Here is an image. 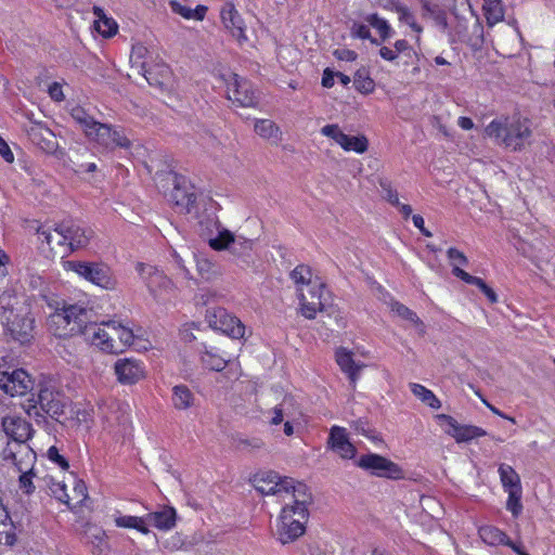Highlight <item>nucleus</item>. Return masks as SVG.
Here are the masks:
<instances>
[{
	"label": "nucleus",
	"mask_w": 555,
	"mask_h": 555,
	"mask_svg": "<svg viewBox=\"0 0 555 555\" xmlns=\"http://www.w3.org/2000/svg\"><path fill=\"white\" fill-rule=\"evenodd\" d=\"M485 135L498 146L521 152L533 142V122L520 113L503 114L485 127Z\"/></svg>",
	"instance_id": "obj_1"
},
{
	"label": "nucleus",
	"mask_w": 555,
	"mask_h": 555,
	"mask_svg": "<svg viewBox=\"0 0 555 555\" xmlns=\"http://www.w3.org/2000/svg\"><path fill=\"white\" fill-rule=\"evenodd\" d=\"M311 502V494L305 483H299L295 492H292V499L285 501L276 525L278 539L282 544L294 542L305 533Z\"/></svg>",
	"instance_id": "obj_2"
},
{
	"label": "nucleus",
	"mask_w": 555,
	"mask_h": 555,
	"mask_svg": "<svg viewBox=\"0 0 555 555\" xmlns=\"http://www.w3.org/2000/svg\"><path fill=\"white\" fill-rule=\"evenodd\" d=\"M93 310L87 301L66 304L56 310L50 318L51 325L55 326L54 334L60 337L82 334L92 322Z\"/></svg>",
	"instance_id": "obj_3"
},
{
	"label": "nucleus",
	"mask_w": 555,
	"mask_h": 555,
	"mask_svg": "<svg viewBox=\"0 0 555 555\" xmlns=\"http://www.w3.org/2000/svg\"><path fill=\"white\" fill-rule=\"evenodd\" d=\"M217 236L208 240L209 246L217 251L230 250V253L245 264H249L255 241L242 235H234L230 230L223 228L218 220H215Z\"/></svg>",
	"instance_id": "obj_4"
},
{
	"label": "nucleus",
	"mask_w": 555,
	"mask_h": 555,
	"mask_svg": "<svg viewBox=\"0 0 555 555\" xmlns=\"http://www.w3.org/2000/svg\"><path fill=\"white\" fill-rule=\"evenodd\" d=\"M66 269L78 276L106 291L117 287V279L113 269L102 261H67Z\"/></svg>",
	"instance_id": "obj_5"
},
{
	"label": "nucleus",
	"mask_w": 555,
	"mask_h": 555,
	"mask_svg": "<svg viewBox=\"0 0 555 555\" xmlns=\"http://www.w3.org/2000/svg\"><path fill=\"white\" fill-rule=\"evenodd\" d=\"M2 429L8 437L14 441V447L9 444L16 453V456H25L29 462L36 459L35 452L25 442L33 436V426L21 416H5L1 422Z\"/></svg>",
	"instance_id": "obj_6"
},
{
	"label": "nucleus",
	"mask_w": 555,
	"mask_h": 555,
	"mask_svg": "<svg viewBox=\"0 0 555 555\" xmlns=\"http://www.w3.org/2000/svg\"><path fill=\"white\" fill-rule=\"evenodd\" d=\"M299 483L274 472L262 473L254 478V486L258 492L264 495H280L284 501L292 499V492H295Z\"/></svg>",
	"instance_id": "obj_7"
},
{
	"label": "nucleus",
	"mask_w": 555,
	"mask_h": 555,
	"mask_svg": "<svg viewBox=\"0 0 555 555\" xmlns=\"http://www.w3.org/2000/svg\"><path fill=\"white\" fill-rule=\"evenodd\" d=\"M135 269L157 301H165L173 294V283L163 271L142 262Z\"/></svg>",
	"instance_id": "obj_8"
},
{
	"label": "nucleus",
	"mask_w": 555,
	"mask_h": 555,
	"mask_svg": "<svg viewBox=\"0 0 555 555\" xmlns=\"http://www.w3.org/2000/svg\"><path fill=\"white\" fill-rule=\"evenodd\" d=\"M227 87V98L241 107H255L258 98L253 85L237 74L228 73L222 76Z\"/></svg>",
	"instance_id": "obj_9"
},
{
	"label": "nucleus",
	"mask_w": 555,
	"mask_h": 555,
	"mask_svg": "<svg viewBox=\"0 0 555 555\" xmlns=\"http://www.w3.org/2000/svg\"><path fill=\"white\" fill-rule=\"evenodd\" d=\"M307 287L309 297L304 293L302 288H297V291L301 314L311 320L315 318L317 312L322 311L325 308L326 287L319 278H315Z\"/></svg>",
	"instance_id": "obj_10"
},
{
	"label": "nucleus",
	"mask_w": 555,
	"mask_h": 555,
	"mask_svg": "<svg viewBox=\"0 0 555 555\" xmlns=\"http://www.w3.org/2000/svg\"><path fill=\"white\" fill-rule=\"evenodd\" d=\"M206 321L212 330L220 331L232 338H242L244 336V324L224 308L208 309L206 311Z\"/></svg>",
	"instance_id": "obj_11"
},
{
	"label": "nucleus",
	"mask_w": 555,
	"mask_h": 555,
	"mask_svg": "<svg viewBox=\"0 0 555 555\" xmlns=\"http://www.w3.org/2000/svg\"><path fill=\"white\" fill-rule=\"evenodd\" d=\"M356 464L370 474L382 478L400 479L403 475L398 464L376 453L361 455Z\"/></svg>",
	"instance_id": "obj_12"
},
{
	"label": "nucleus",
	"mask_w": 555,
	"mask_h": 555,
	"mask_svg": "<svg viewBox=\"0 0 555 555\" xmlns=\"http://www.w3.org/2000/svg\"><path fill=\"white\" fill-rule=\"evenodd\" d=\"M55 235L60 246L67 245L70 250L86 247L92 231L73 221H65L55 227Z\"/></svg>",
	"instance_id": "obj_13"
},
{
	"label": "nucleus",
	"mask_w": 555,
	"mask_h": 555,
	"mask_svg": "<svg viewBox=\"0 0 555 555\" xmlns=\"http://www.w3.org/2000/svg\"><path fill=\"white\" fill-rule=\"evenodd\" d=\"M89 139L108 150L117 147L128 150L131 147V141L125 130L108 124L100 122Z\"/></svg>",
	"instance_id": "obj_14"
},
{
	"label": "nucleus",
	"mask_w": 555,
	"mask_h": 555,
	"mask_svg": "<svg viewBox=\"0 0 555 555\" xmlns=\"http://www.w3.org/2000/svg\"><path fill=\"white\" fill-rule=\"evenodd\" d=\"M38 403L43 412L62 424L66 422L65 413L69 400L60 391L43 387L38 393Z\"/></svg>",
	"instance_id": "obj_15"
},
{
	"label": "nucleus",
	"mask_w": 555,
	"mask_h": 555,
	"mask_svg": "<svg viewBox=\"0 0 555 555\" xmlns=\"http://www.w3.org/2000/svg\"><path fill=\"white\" fill-rule=\"evenodd\" d=\"M0 389L11 397L24 396L33 389V379L23 369L0 372Z\"/></svg>",
	"instance_id": "obj_16"
},
{
	"label": "nucleus",
	"mask_w": 555,
	"mask_h": 555,
	"mask_svg": "<svg viewBox=\"0 0 555 555\" xmlns=\"http://www.w3.org/2000/svg\"><path fill=\"white\" fill-rule=\"evenodd\" d=\"M82 335L87 341L102 351L108 353L120 352V348L117 347V341L113 337V332L105 326V323L96 324L91 322L82 332Z\"/></svg>",
	"instance_id": "obj_17"
},
{
	"label": "nucleus",
	"mask_w": 555,
	"mask_h": 555,
	"mask_svg": "<svg viewBox=\"0 0 555 555\" xmlns=\"http://www.w3.org/2000/svg\"><path fill=\"white\" fill-rule=\"evenodd\" d=\"M117 380L122 385H133L145 375L143 362L134 358L118 359L114 364Z\"/></svg>",
	"instance_id": "obj_18"
},
{
	"label": "nucleus",
	"mask_w": 555,
	"mask_h": 555,
	"mask_svg": "<svg viewBox=\"0 0 555 555\" xmlns=\"http://www.w3.org/2000/svg\"><path fill=\"white\" fill-rule=\"evenodd\" d=\"M220 15L223 26L240 44L247 41L245 22L233 2H225L220 11Z\"/></svg>",
	"instance_id": "obj_19"
},
{
	"label": "nucleus",
	"mask_w": 555,
	"mask_h": 555,
	"mask_svg": "<svg viewBox=\"0 0 555 555\" xmlns=\"http://www.w3.org/2000/svg\"><path fill=\"white\" fill-rule=\"evenodd\" d=\"M3 454L4 459L11 460L17 470L22 473L20 476V488L27 494L33 493L35 491V486L33 483L34 473L31 467L34 462H29L25 456H21V459H18L15 451L10 446H7L3 450Z\"/></svg>",
	"instance_id": "obj_20"
},
{
	"label": "nucleus",
	"mask_w": 555,
	"mask_h": 555,
	"mask_svg": "<svg viewBox=\"0 0 555 555\" xmlns=\"http://www.w3.org/2000/svg\"><path fill=\"white\" fill-rule=\"evenodd\" d=\"M7 328L14 340L26 344L33 337L34 320L28 315L11 313L7 318Z\"/></svg>",
	"instance_id": "obj_21"
},
{
	"label": "nucleus",
	"mask_w": 555,
	"mask_h": 555,
	"mask_svg": "<svg viewBox=\"0 0 555 555\" xmlns=\"http://www.w3.org/2000/svg\"><path fill=\"white\" fill-rule=\"evenodd\" d=\"M328 447L339 454L341 459H353L357 453L356 447L349 441L347 437L346 428L334 425L331 428L328 440Z\"/></svg>",
	"instance_id": "obj_22"
},
{
	"label": "nucleus",
	"mask_w": 555,
	"mask_h": 555,
	"mask_svg": "<svg viewBox=\"0 0 555 555\" xmlns=\"http://www.w3.org/2000/svg\"><path fill=\"white\" fill-rule=\"evenodd\" d=\"M176 509L165 506L159 511L149 513L144 516L145 526H153L158 530L168 531L176 526Z\"/></svg>",
	"instance_id": "obj_23"
},
{
	"label": "nucleus",
	"mask_w": 555,
	"mask_h": 555,
	"mask_svg": "<svg viewBox=\"0 0 555 555\" xmlns=\"http://www.w3.org/2000/svg\"><path fill=\"white\" fill-rule=\"evenodd\" d=\"M336 362L340 370L347 374L350 383L354 387L357 380L360 377V372L363 369V364L357 363L353 360L352 352L346 348H339L336 351Z\"/></svg>",
	"instance_id": "obj_24"
},
{
	"label": "nucleus",
	"mask_w": 555,
	"mask_h": 555,
	"mask_svg": "<svg viewBox=\"0 0 555 555\" xmlns=\"http://www.w3.org/2000/svg\"><path fill=\"white\" fill-rule=\"evenodd\" d=\"M94 21L92 28L100 34L103 38H111L118 31V24L116 21L108 16L100 7H93Z\"/></svg>",
	"instance_id": "obj_25"
},
{
	"label": "nucleus",
	"mask_w": 555,
	"mask_h": 555,
	"mask_svg": "<svg viewBox=\"0 0 555 555\" xmlns=\"http://www.w3.org/2000/svg\"><path fill=\"white\" fill-rule=\"evenodd\" d=\"M29 139L40 149L52 151L55 147L54 134L40 122L33 124L27 130Z\"/></svg>",
	"instance_id": "obj_26"
},
{
	"label": "nucleus",
	"mask_w": 555,
	"mask_h": 555,
	"mask_svg": "<svg viewBox=\"0 0 555 555\" xmlns=\"http://www.w3.org/2000/svg\"><path fill=\"white\" fill-rule=\"evenodd\" d=\"M65 417L67 418L66 422H62V425L67 427H75L79 426L81 424H89L92 420V411L87 408L82 406L81 404H74L69 401V404L67 406Z\"/></svg>",
	"instance_id": "obj_27"
},
{
	"label": "nucleus",
	"mask_w": 555,
	"mask_h": 555,
	"mask_svg": "<svg viewBox=\"0 0 555 555\" xmlns=\"http://www.w3.org/2000/svg\"><path fill=\"white\" fill-rule=\"evenodd\" d=\"M196 269L198 274L205 281H212L220 276V268L218 263L208 258L205 254H194Z\"/></svg>",
	"instance_id": "obj_28"
},
{
	"label": "nucleus",
	"mask_w": 555,
	"mask_h": 555,
	"mask_svg": "<svg viewBox=\"0 0 555 555\" xmlns=\"http://www.w3.org/2000/svg\"><path fill=\"white\" fill-rule=\"evenodd\" d=\"M171 402L176 410L184 411L194 405L195 396L186 385L172 387Z\"/></svg>",
	"instance_id": "obj_29"
},
{
	"label": "nucleus",
	"mask_w": 555,
	"mask_h": 555,
	"mask_svg": "<svg viewBox=\"0 0 555 555\" xmlns=\"http://www.w3.org/2000/svg\"><path fill=\"white\" fill-rule=\"evenodd\" d=\"M498 472L505 492L522 490L520 477L511 465L501 464Z\"/></svg>",
	"instance_id": "obj_30"
},
{
	"label": "nucleus",
	"mask_w": 555,
	"mask_h": 555,
	"mask_svg": "<svg viewBox=\"0 0 555 555\" xmlns=\"http://www.w3.org/2000/svg\"><path fill=\"white\" fill-rule=\"evenodd\" d=\"M149 54V49L142 43L134 44L130 54L131 66L135 67L147 80V74L150 73L147 62Z\"/></svg>",
	"instance_id": "obj_31"
},
{
	"label": "nucleus",
	"mask_w": 555,
	"mask_h": 555,
	"mask_svg": "<svg viewBox=\"0 0 555 555\" xmlns=\"http://www.w3.org/2000/svg\"><path fill=\"white\" fill-rule=\"evenodd\" d=\"M105 326L113 332L114 338H118L119 343H117V347L120 348V352L132 345L134 335L129 327L124 326L117 321L105 322Z\"/></svg>",
	"instance_id": "obj_32"
},
{
	"label": "nucleus",
	"mask_w": 555,
	"mask_h": 555,
	"mask_svg": "<svg viewBox=\"0 0 555 555\" xmlns=\"http://www.w3.org/2000/svg\"><path fill=\"white\" fill-rule=\"evenodd\" d=\"M480 539L488 545L498 546L509 542L508 535L494 526H482L478 530Z\"/></svg>",
	"instance_id": "obj_33"
},
{
	"label": "nucleus",
	"mask_w": 555,
	"mask_h": 555,
	"mask_svg": "<svg viewBox=\"0 0 555 555\" xmlns=\"http://www.w3.org/2000/svg\"><path fill=\"white\" fill-rule=\"evenodd\" d=\"M391 311L395 312L401 319L409 321L412 323L421 335H424L426 332V327L423 321L417 317V314L412 311L410 308L404 306L399 301H393L390 304Z\"/></svg>",
	"instance_id": "obj_34"
},
{
	"label": "nucleus",
	"mask_w": 555,
	"mask_h": 555,
	"mask_svg": "<svg viewBox=\"0 0 555 555\" xmlns=\"http://www.w3.org/2000/svg\"><path fill=\"white\" fill-rule=\"evenodd\" d=\"M70 116L73 119L80 125L85 134L90 138L94 132L95 128L99 126V121H96L92 116H90L81 106H75L70 111Z\"/></svg>",
	"instance_id": "obj_35"
},
{
	"label": "nucleus",
	"mask_w": 555,
	"mask_h": 555,
	"mask_svg": "<svg viewBox=\"0 0 555 555\" xmlns=\"http://www.w3.org/2000/svg\"><path fill=\"white\" fill-rule=\"evenodd\" d=\"M201 360L205 367L216 372L222 371L228 364V360H225L214 347H210L209 349L205 348L202 352Z\"/></svg>",
	"instance_id": "obj_36"
},
{
	"label": "nucleus",
	"mask_w": 555,
	"mask_h": 555,
	"mask_svg": "<svg viewBox=\"0 0 555 555\" xmlns=\"http://www.w3.org/2000/svg\"><path fill=\"white\" fill-rule=\"evenodd\" d=\"M170 5L175 13L180 14L185 20L194 21H203L208 10L207 7L203 4H198L195 9L182 2H170Z\"/></svg>",
	"instance_id": "obj_37"
},
{
	"label": "nucleus",
	"mask_w": 555,
	"mask_h": 555,
	"mask_svg": "<svg viewBox=\"0 0 555 555\" xmlns=\"http://www.w3.org/2000/svg\"><path fill=\"white\" fill-rule=\"evenodd\" d=\"M410 389L416 398H418L424 404L428 405L429 408L435 410L441 408L440 400L430 389L426 388L425 386L412 383L410 384Z\"/></svg>",
	"instance_id": "obj_38"
},
{
	"label": "nucleus",
	"mask_w": 555,
	"mask_h": 555,
	"mask_svg": "<svg viewBox=\"0 0 555 555\" xmlns=\"http://www.w3.org/2000/svg\"><path fill=\"white\" fill-rule=\"evenodd\" d=\"M457 278L467 284L477 286L485 294V296L491 304L498 301V296L495 292L490 286H488L482 279L470 275L466 271H459Z\"/></svg>",
	"instance_id": "obj_39"
},
{
	"label": "nucleus",
	"mask_w": 555,
	"mask_h": 555,
	"mask_svg": "<svg viewBox=\"0 0 555 555\" xmlns=\"http://www.w3.org/2000/svg\"><path fill=\"white\" fill-rule=\"evenodd\" d=\"M255 131L267 140H274L276 142L281 138L280 128L270 119H258L255 122Z\"/></svg>",
	"instance_id": "obj_40"
},
{
	"label": "nucleus",
	"mask_w": 555,
	"mask_h": 555,
	"mask_svg": "<svg viewBox=\"0 0 555 555\" xmlns=\"http://www.w3.org/2000/svg\"><path fill=\"white\" fill-rule=\"evenodd\" d=\"M364 20L370 26L377 30L382 41H385L392 37L393 30L391 26L385 18L380 17L378 14H369L364 17Z\"/></svg>",
	"instance_id": "obj_41"
},
{
	"label": "nucleus",
	"mask_w": 555,
	"mask_h": 555,
	"mask_svg": "<svg viewBox=\"0 0 555 555\" xmlns=\"http://www.w3.org/2000/svg\"><path fill=\"white\" fill-rule=\"evenodd\" d=\"M115 525L119 528L135 529L141 533H149V529L145 526V519L143 517L130 516V515H118L114 519Z\"/></svg>",
	"instance_id": "obj_42"
},
{
	"label": "nucleus",
	"mask_w": 555,
	"mask_h": 555,
	"mask_svg": "<svg viewBox=\"0 0 555 555\" xmlns=\"http://www.w3.org/2000/svg\"><path fill=\"white\" fill-rule=\"evenodd\" d=\"M487 433L485 429L474 425H461L459 424L453 438L456 442H467L475 438L483 437Z\"/></svg>",
	"instance_id": "obj_43"
},
{
	"label": "nucleus",
	"mask_w": 555,
	"mask_h": 555,
	"mask_svg": "<svg viewBox=\"0 0 555 555\" xmlns=\"http://www.w3.org/2000/svg\"><path fill=\"white\" fill-rule=\"evenodd\" d=\"M99 411L101 413V417L107 426H113L116 422H119V412L120 404L111 400L109 402H105L99 405Z\"/></svg>",
	"instance_id": "obj_44"
},
{
	"label": "nucleus",
	"mask_w": 555,
	"mask_h": 555,
	"mask_svg": "<svg viewBox=\"0 0 555 555\" xmlns=\"http://www.w3.org/2000/svg\"><path fill=\"white\" fill-rule=\"evenodd\" d=\"M354 88L364 94L372 93L375 88L374 80L370 77L365 68L358 69L353 78Z\"/></svg>",
	"instance_id": "obj_45"
},
{
	"label": "nucleus",
	"mask_w": 555,
	"mask_h": 555,
	"mask_svg": "<svg viewBox=\"0 0 555 555\" xmlns=\"http://www.w3.org/2000/svg\"><path fill=\"white\" fill-rule=\"evenodd\" d=\"M482 10L489 26L495 25L504 17L502 2H483Z\"/></svg>",
	"instance_id": "obj_46"
},
{
	"label": "nucleus",
	"mask_w": 555,
	"mask_h": 555,
	"mask_svg": "<svg viewBox=\"0 0 555 555\" xmlns=\"http://www.w3.org/2000/svg\"><path fill=\"white\" fill-rule=\"evenodd\" d=\"M291 279L294 283L301 288L300 286H309L314 279H312L311 268L306 264H298L292 272Z\"/></svg>",
	"instance_id": "obj_47"
},
{
	"label": "nucleus",
	"mask_w": 555,
	"mask_h": 555,
	"mask_svg": "<svg viewBox=\"0 0 555 555\" xmlns=\"http://www.w3.org/2000/svg\"><path fill=\"white\" fill-rule=\"evenodd\" d=\"M424 10L429 17H431L435 23L441 28H447L448 26V14L446 11L441 10L438 5V2H425Z\"/></svg>",
	"instance_id": "obj_48"
},
{
	"label": "nucleus",
	"mask_w": 555,
	"mask_h": 555,
	"mask_svg": "<svg viewBox=\"0 0 555 555\" xmlns=\"http://www.w3.org/2000/svg\"><path fill=\"white\" fill-rule=\"evenodd\" d=\"M369 147L367 139L364 135H348L344 143L343 150L346 152H356L363 154Z\"/></svg>",
	"instance_id": "obj_49"
},
{
	"label": "nucleus",
	"mask_w": 555,
	"mask_h": 555,
	"mask_svg": "<svg viewBox=\"0 0 555 555\" xmlns=\"http://www.w3.org/2000/svg\"><path fill=\"white\" fill-rule=\"evenodd\" d=\"M447 255L450 264L452 266V273L457 278L459 271H464L461 267L466 266L468 263V259L461 250L454 247L449 248Z\"/></svg>",
	"instance_id": "obj_50"
},
{
	"label": "nucleus",
	"mask_w": 555,
	"mask_h": 555,
	"mask_svg": "<svg viewBox=\"0 0 555 555\" xmlns=\"http://www.w3.org/2000/svg\"><path fill=\"white\" fill-rule=\"evenodd\" d=\"M321 134L332 139L336 144H338L341 149L347 139V134L343 132L336 124L325 125L320 130Z\"/></svg>",
	"instance_id": "obj_51"
},
{
	"label": "nucleus",
	"mask_w": 555,
	"mask_h": 555,
	"mask_svg": "<svg viewBox=\"0 0 555 555\" xmlns=\"http://www.w3.org/2000/svg\"><path fill=\"white\" fill-rule=\"evenodd\" d=\"M321 134L332 139L336 144H338L341 149L347 139V134L343 132L336 124L325 125L320 130Z\"/></svg>",
	"instance_id": "obj_52"
},
{
	"label": "nucleus",
	"mask_w": 555,
	"mask_h": 555,
	"mask_svg": "<svg viewBox=\"0 0 555 555\" xmlns=\"http://www.w3.org/2000/svg\"><path fill=\"white\" fill-rule=\"evenodd\" d=\"M321 134L332 139L336 144H338L341 149L347 139V134L343 132L336 124L325 125L320 130Z\"/></svg>",
	"instance_id": "obj_53"
},
{
	"label": "nucleus",
	"mask_w": 555,
	"mask_h": 555,
	"mask_svg": "<svg viewBox=\"0 0 555 555\" xmlns=\"http://www.w3.org/2000/svg\"><path fill=\"white\" fill-rule=\"evenodd\" d=\"M171 197L175 201L176 205L181 207L182 210H184L188 214L191 212V207L195 202L194 194L185 193L181 189L177 188L172 193Z\"/></svg>",
	"instance_id": "obj_54"
},
{
	"label": "nucleus",
	"mask_w": 555,
	"mask_h": 555,
	"mask_svg": "<svg viewBox=\"0 0 555 555\" xmlns=\"http://www.w3.org/2000/svg\"><path fill=\"white\" fill-rule=\"evenodd\" d=\"M506 509L512 513L514 517H518L522 512V490L507 492Z\"/></svg>",
	"instance_id": "obj_55"
},
{
	"label": "nucleus",
	"mask_w": 555,
	"mask_h": 555,
	"mask_svg": "<svg viewBox=\"0 0 555 555\" xmlns=\"http://www.w3.org/2000/svg\"><path fill=\"white\" fill-rule=\"evenodd\" d=\"M350 34H351V37H353V38L370 40V42L375 46L380 44V42L376 38L372 37L369 27L364 24L354 22L351 25Z\"/></svg>",
	"instance_id": "obj_56"
},
{
	"label": "nucleus",
	"mask_w": 555,
	"mask_h": 555,
	"mask_svg": "<svg viewBox=\"0 0 555 555\" xmlns=\"http://www.w3.org/2000/svg\"><path fill=\"white\" fill-rule=\"evenodd\" d=\"M435 418L437 420L438 424L441 426L443 431L447 435L453 437V435L459 426V423L456 422V420L447 414H437L435 416Z\"/></svg>",
	"instance_id": "obj_57"
},
{
	"label": "nucleus",
	"mask_w": 555,
	"mask_h": 555,
	"mask_svg": "<svg viewBox=\"0 0 555 555\" xmlns=\"http://www.w3.org/2000/svg\"><path fill=\"white\" fill-rule=\"evenodd\" d=\"M379 186L384 193V197L389 202L392 206H399L400 201L398 196L397 190H395L391 185V182L387 179L379 180Z\"/></svg>",
	"instance_id": "obj_58"
},
{
	"label": "nucleus",
	"mask_w": 555,
	"mask_h": 555,
	"mask_svg": "<svg viewBox=\"0 0 555 555\" xmlns=\"http://www.w3.org/2000/svg\"><path fill=\"white\" fill-rule=\"evenodd\" d=\"M51 493L59 501L69 505L70 504V495L67 493L66 485L62 481H52L49 486Z\"/></svg>",
	"instance_id": "obj_59"
},
{
	"label": "nucleus",
	"mask_w": 555,
	"mask_h": 555,
	"mask_svg": "<svg viewBox=\"0 0 555 555\" xmlns=\"http://www.w3.org/2000/svg\"><path fill=\"white\" fill-rule=\"evenodd\" d=\"M37 234H38V238L41 242L47 243L51 249H54L55 246H60L57 244V237L55 235V228L51 229V228L40 227L37 231Z\"/></svg>",
	"instance_id": "obj_60"
},
{
	"label": "nucleus",
	"mask_w": 555,
	"mask_h": 555,
	"mask_svg": "<svg viewBox=\"0 0 555 555\" xmlns=\"http://www.w3.org/2000/svg\"><path fill=\"white\" fill-rule=\"evenodd\" d=\"M87 496L88 492L86 483L82 480H75L70 501H75V504H81Z\"/></svg>",
	"instance_id": "obj_61"
},
{
	"label": "nucleus",
	"mask_w": 555,
	"mask_h": 555,
	"mask_svg": "<svg viewBox=\"0 0 555 555\" xmlns=\"http://www.w3.org/2000/svg\"><path fill=\"white\" fill-rule=\"evenodd\" d=\"M9 527L8 530H0V545L14 546L17 538L12 524H7L4 528Z\"/></svg>",
	"instance_id": "obj_62"
},
{
	"label": "nucleus",
	"mask_w": 555,
	"mask_h": 555,
	"mask_svg": "<svg viewBox=\"0 0 555 555\" xmlns=\"http://www.w3.org/2000/svg\"><path fill=\"white\" fill-rule=\"evenodd\" d=\"M47 456L51 462L57 464L63 470L68 469L69 464L67 460L60 454L59 449L56 447H50L47 451Z\"/></svg>",
	"instance_id": "obj_63"
},
{
	"label": "nucleus",
	"mask_w": 555,
	"mask_h": 555,
	"mask_svg": "<svg viewBox=\"0 0 555 555\" xmlns=\"http://www.w3.org/2000/svg\"><path fill=\"white\" fill-rule=\"evenodd\" d=\"M399 20L409 25L415 31H421V27L415 23L414 15L404 7H398Z\"/></svg>",
	"instance_id": "obj_64"
}]
</instances>
